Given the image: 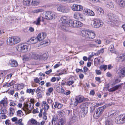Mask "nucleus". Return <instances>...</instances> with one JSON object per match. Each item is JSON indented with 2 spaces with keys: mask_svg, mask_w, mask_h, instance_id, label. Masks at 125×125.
Instances as JSON below:
<instances>
[{
  "mask_svg": "<svg viewBox=\"0 0 125 125\" xmlns=\"http://www.w3.org/2000/svg\"><path fill=\"white\" fill-rule=\"evenodd\" d=\"M38 41L37 37H34L31 38L30 40V41L32 43H35Z\"/></svg>",
  "mask_w": 125,
  "mask_h": 125,
  "instance_id": "35",
  "label": "nucleus"
},
{
  "mask_svg": "<svg viewBox=\"0 0 125 125\" xmlns=\"http://www.w3.org/2000/svg\"><path fill=\"white\" fill-rule=\"evenodd\" d=\"M104 48H102L100 50H99L97 52V53L98 54H100L103 53L104 52Z\"/></svg>",
  "mask_w": 125,
  "mask_h": 125,
  "instance_id": "61",
  "label": "nucleus"
},
{
  "mask_svg": "<svg viewBox=\"0 0 125 125\" xmlns=\"http://www.w3.org/2000/svg\"><path fill=\"white\" fill-rule=\"evenodd\" d=\"M47 56L46 54L44 53L40 55H39L38 58L40 59H43L44 60H45L47 59Z\"/></svg>",
  "mask_w": 125,
  "mask_h": 125,
  "instance_id": "40",
  "label": "nucleus"
},
{
  "mask_svg": "<svg viewBox=\"0 0 125 125\" xmlns=\"http://www.w3.org/2000/svg\"><path fill=\"white\" fill-rule=\"evenodd\" d=\"M31 4L32 5L36 6L39 4V0H31Z\"/></svg>",
  "mask_w": 125,
  "mask_h": 125,
  "instance_id": "29",
  "label": "nucleus"
},
{
  "mask_svg": "<svg viewBox=\"0 0 125 125\" xmlns=\"http://www.w3.org/2000/svg\"><path fill=\"white\" fill-rule=\"evenodd\" d=\"M42 89V87H39L36 90L35 92L36 93L37 96L38 98H42L44 95V91L41 90Z\"/></svg>",
  "mask_w": 125,
  "mask_h": 125,
  "instance_id": "9",
  "label": "nucleus"
},
{
  "mask_svg": "<svg viewBox=\"0 0 125 125\" xmlns=\"http://www.w3.org/2000/svg\"><path fill=\"white\" fill-rule=\"evenodd\" d=\"M68 18L67 17L64 16L61 17L60 20V23L63 24V25L66 24L68 22Z\"/></svg>",
  "mask_w": 125,
  "mask_h": 125,
  "instance_id": "19",
  "label": "nucleus"
},
{
  "mask_svg": "<svg viewBox=\"0 0 125 125\" xmlns=\"http://www.w3.org/2000/svg\"><path fill=\"white\" fill-rule=\"evenodd\" d=\"M106 125H112L113 121L112 119L108 118L106 120L105 122Z\"/></svg>",
  "mask_w": 125,
  "mask_h": 125,
  "instance_id": "34",
  "label": "nucleus"
},
{
  "mask_svg": "<svg viewBox=\"0 0 125 125\" xmlns=\"http://www.w3.org/2000/svg\"><path fill=\"white\" fill-rule=\"evenodd\" d=\"M81 35L86 39L94 38L95 36V33L92 30H82L81 32Z\"/></svg>",
  "mask_w": 125,
  "mask_h": 125,
  "instance_id": "3",
  "label": "nucleus"
},
{
  "mask_svg": "<svg viewBox=\"0 0 125 125\" xmlns=\"http://www.w3.org/2000/svg\"><path fill=\"white\" fill-rule=\"evenodd\" d=\"M13 84V83H6L4 84L3 87L5 88L7 87L11 86Z\"/></svg>",
  "mask_w": 125,
  "mask_h": 125,
  "instance_id": "47",
  "label": "nucleus"
},
{
  "mask_svg": "<svg viewBox=\"0 0 125 125\" xmlns=\"http://www.w3.org/2000/svg\"><path fill=\"white\" fill-rule=\"evenodd\" d=\"M67 72L65 70L62 71L61 72L59 73V75H61L63 74H65L67 73Z\"/></svg>",
  "mask_w": 125,
  "mask_h": 125,
  "instance_id": "58",
  "label": "nucleus"
},
{
  "mask_svg": "<svg viewBox=\"0 0 125 125\" xmlns=\"http://www.w3.org/2000/svg\"><path fill=\"white\" fill-rule=\"evenodd\" d=\"M7 99L5 98L0 102V110L2 108V106L4 107L5 108L7 105Z\"/></svg>",
  "mask_w": 125,
  "mask_h": 125,
  "instance_id": "15",
  "label": "nucleus"
},
{
  "mask_svg": "<svg viewBox=\"0 0 125 125\" xmlns=\"http://www.w3.org/2000/svg\"><path fill=\"white\" fill-rule=\"evenodd\" d=\"M14 37H12L9 38L7 40L8 44L13 45L14 44Z\"/></svg>",
  "mask_w": 125,
  "mask_h": 125,
  "instance_id": "21",
  "label": "nucleus"
},
{
  "mask_svg": "<svg viewBox=\"0 0 125 125\" xmlns=\"http://www.w3.org/2000/svg\"><path fill=\"white\" fill-rule=\"evenodd\" d=\"M117 61L118 62H122L125 61V55L123 54H120L116 58Z\"/></svg>",
  "mask_w": 125,
  "mask_h": 125,
  "instance_id": "17",
  "label": "nucleus"
},
{
  "mask_svg": "<svg viewBox=\"0 0 125 125\" xmlns=\"http://www.w3.org/2000/svg\"><path fill=\"white\" fill-rule=\"evenodd\" d=\"M74 20L70 19L68 20L67 24L70 27H73Z\"/></svg>",
  "mask_w": 125,
  "mask_h": 125,
  "instance_id": "27",
  "label": "nucleus"
},
{
  "mask_svg": "<svg viewBox=\"0 0 125 125\" xmlns=\"http://www.w3.org/2000/svg\"><path fill=\"white\" fill-rule=\"evenodd\" d=\"M31 0H23V4L26 5H30V2Z\"/></svg>",
  "mask_w": 125,
  "mask_h": 125,
  "instance_id": "46",
  "label": "nucleus"
},
{
  "mask_svg": "<svg viewBox=\"0 0 125 125\" xmlns=\"http://www.w3.org/2000/svg\"><path fill=\"white\" fill-rule=\"evenodd\" d=\"M119 5L121 9L125 8V1L120 0L119 2Z\"/></svg>",
  "mask_w": 125,
  "mask_h": 125,
  "instance_id": "28",
  "label": "nucleus"
},
{
  "mask_svg": "<svg viewBox=\"0 0 125 125\" xmlns=\"http://www.w3.org/2000/svg\"><path fill=\"white\" fill-rule=\"evenodd\" d=\"M71 120L74 122L75 120L76 119V116L74 114H73L71 117Z\"/></svg>",
  "mask_w": 125,
  "mask_h": 125,
  "instance_id": "54",
  "label": "nucleus"
},
{
  "mask_svg": "<svg viewBox=\"0 0 125 125\" xmlns=\"http://www.w3.org/2000/svg\"><path fill=\"white\" fill-rule=\"evenodd\" d=\"M35 91L34 89H28L26 90V92L27 93H29L31 94L32 95L34 94Z\"/></svg>",
  "mask_w": 125,
  "mask_h": 125,
  "instance_id": "39",
  "label": "nucleus"
},
{
  "mask_svg": "<svg viewBox=\"0 0 125 125\" xmlns=\"http://www.w3.org/2000/svg\"><path fill=\"white\" fill-rule=\"evenodd\" d=\"M108 24L113 26L117 25L120 23L119 18L112 13L108 14Z\"/></svg>",
  "mask_w": 125,
  "mask_h": 125,
  "instance_id": "1",
  "label": "nucleus"
},
{
  "mask_svg": "<svg viewBox=\"0 0 125 125\" xmlns=\"http://www.w3.org/2000/svg\"><path fill=\"white\" fill-rule=\"evenodd\" d=\"M56 13L50 11H47L43 13L42 17L43 19L48 20H54L57 17Z\"/></svg>",
  "mask_w": 125,
  "mask_h": 125,
  "instance_id": "2",
  "label": "nucleus"
},
{
  "mask_svg": "<svg viewBox=\"0 0 125 125\" xmlns=\"http://www.w3.org/2000/svg\"><path fill=\"white\" fill-rule=\"evenodd\" d=\"M115 122L118 124L125 123V114H121L117 116L115 118Z\"/></svg>",
  "mask_w": 125,
  "mask_h": 125,
  "instance_id": "4",
  "label": "nucleus"
},
{
  "mask_svg": "<svg viewBox=\"0 0 125 125\" xmlns=\"http://www.w3.org/2000/svg\"><path fill=\"white\" fill-rule=\"evenodd\" d=\"M83 13L88 16H94L95 15L94 12L92 10L87 8L84 9Z\"/></svg>",
  "mask_w": 125,
  "mask_h": 125,
  "instance_id": "11",
  "label": "nucleus"
},
{
  "mask_svg": "<svg viewBox=\"0 0 125 125\" xmlns=\"http://www.w3.org/2000/svg\"><path fill=\"white\" fill-rule=\"evenodd\" d=\"M76 0H64V2L66 3H73Z\"/></svg>",
  "mask_w": 125,
  "mask_h": 125,
  "instance_id": "63",
  "label": "nucleus"
},
{
  "mask_svg": "<svg viewBox=\"0 0 125 125\" xmlns=\"http://www.w3.org/2000/svg\"><path fill=\"white\" fill-rule=\"evenodd\" d=\"M22 120V119H19L17 121H16L15 122V124L16 125H17L21 124V123H23L21 122Z\"/></svg>",
  "mask_w": 125,
  "mask_h": 125,
  "instance_id": "62",
  "label": "nucleus"
},
{
  "mask_svg": "<svg viewBox=\"0 0 125 125\" xmlns=\"http://www.w3.org/2000/svg\"><path fill=\"white\" fill-rule=\"evenodd\" d=\"M89 46L90 47L94 48L96 47V45L94 42L93 40L89 44Z\"/></svg>",
  "mask_w": 125,
  "mask_h": 125,
  "instance_id": "52",
  "label": "nucleus"
},
{
  "mask_svg": "<svg viewBox=\"0 0 125 125\" xmlns=\"http://www.w3.org/2000/svg\"><path fill=\"white\" fill-rule=\"evenodd\" d=\"M16 104L14 102L12 101L9 104L10 106H15L16 105Z\"/></svg>",
  "mask_w": 125,
  "mask_h": 125,
  "instance_id": "60",
  "label": "nucleus"
},
{
  "mask_svg": "<svg viewBox=\"0 0 125 125\" xmlns=\"http://www.w3.org/2000/svg\"><path fill=\"white\" fill-rule=\"evenodd\" d=\"M11 62L10 65L12 67H16L18 65L17 62L14 60H11Z\"/></svg>",
  "mask_w": 125,
  "mask_h": 125,
  "instance_id": "37",
  "label": "nucleus"
},
{
  "mask_svg": "<svg viewBox=\"0 0 125 125\" xmlns=\"http://www.w3.org/2000/svg\"><path fill=\"white\" fill-rule=\"evenodd\" d=\"M73 17L76 19L81 21L84 20V16L82 13L79 12H75L73 14Z\"/></svg>",
  "mask_w": 125,
  "mask_h": 125,
  "instance_id": "8",
  "label": "nucleus"
},
{
  "mask_svg": "<svg viewBox=\"0 0 125 125\" xmlns=\"http://www.w3.org/2000/svg\"><path fill=\"white\" fill-rule=\"evenodd\" d=\"M57 119V118H56L55 117H53L52 120L51 121L52 124H53V122H54V124H56Z\"/></svg>",
  "mask_w": 125,
  "mask_h": 125,
  "instance_id": "64",
  "label": "nucleus"
},
{
  "mask_svg": "<svg viewBox=\"0 0 125 125\" xmlns=\"http://www.w3.org/2000/svg\"><path fill=\"white\" fill-rule=\"evenodd\" d=\"M23 110L24 111H27L29 113H30L33 109L34 104H31L29 101H27L24 103Z\"/></svg>",
  "mask_w": 125,
  "mask_h": 125,
  "instance_id": "6",
  "label": "nucleus"
},
{
  "mask_svg": "<svg viewBox=\"0 0 125 125\" xmlns=\"http://www.w3.org/2000/svg\"><path fill=\"white\" fill-rule=\"evenodd\" d=\"M44 11V10L43 9L40 8L32 10L31 11V12L32 14H37L42 12Z\"/></svg>",
  "mask_w": 125,
  "mask_h": 125,
  "instance_id": "22",
  "label": "nucleus"
},
{
  "mask_svg": "<svg viewBox=\"0 0 125 125\" xmlns=\"http://www.w3.org/2000/svg\"><path fill=\"white\" fill-rule=\"evenodd\" d=\"M107 66L106 65H103L100 66L99 68L101 70L104 69V71H105L107 69Z\"/></svg>",
  "mask_w": 125,
  "mask_h": 125,
  "instance_id": "53",
  "label": "nucleus"
},
{
  "mask_svg": "<svg viewBox=\"0 0 125 125\" xmlns=\"http://www.w3.org/2000/svg\"><path fill=\"white\" fill-rule=\"evenodd\" d=\"M118 74L120 77H125V68L119 70L118 72Z\"/></svg>",
  "mask_w": 125,
  "mask_h": 125,
  "instance_id": "20",
  "label": "nucleus"
},
{
  "mask_svg": "<svg viewBox=\"0 0 125 125\" xmlns=\"http://www.w3.org/2000/svg\"><path fill=\"white\" fill-rule=\"evenodd\" d=\"M95 8L97 11V12L99 14L102 15L104 14V10L101 8L99 7H96Z\"/></svg>",
  "mask_w": 125,
  "mask_h": 125,
  "instance_id": "26",
  "label": "nucleus"
},
{
  "mask_svg": "<svg viewBox=\"0 0 125 125\" xmlns=\"http://www.w3.org/2000/svg\"><path fill=\"white\" fill-rule=\"evenodd\" d=\"M57 10L63 13L68 12L69 10L65 7L62 5L59 6L57 8Z\"/></svg>",
  "mask_w": 125,
  "mask_h": 125,
  "instance_id": "13",
  "label": "nucleus"
},
{
  "mask_svg": "<svg viewBox=\"0 0 125 125\" xmlns=\"http://www.w3.org/2000/svg\"><path fill=\"white\" fill-rule=\"evenodd\" d=\"M23 47H22L21 49H22V52H25L28 51V46L27 45L25 44H23Z\"/></svg>",
  "mask_w": 125,
  "mask_h": 125,
  "instance_id": "41",
  "label": "nucleus"
},
{
  "mask_svg": "<svg viewBox=\"0 0 125 125\" xmlns=\"http://www.w3.org/2000/svg\"><path fill=\"white\" fill-rule=\"evenodd\" d=\"M14 44L19 43L20 41V39L18 37H16L14 38Z\"/></svg>",
  "mask_w": 125,
  "mask_h": 125,
  "instance_id": "42",
  "label": "nucleus"
},
{
  "mask_svg": "<svg viewBox=\"0 0 125 125\" xmlns=\"http://www.w3.org/2000/svg\"><path fill=\"white\" fill-rule=\"evenodd\" d=\"M109 50L111 52L115 53L116 52V51L114 48V44H112L109 48Z\"/></svg>",
  "mask_w": 125,
  "mask_h": 125,
  "instance_id": "33",
  "label": "nucleus"
},
{
  "mask_svg": "<svg viewBox=\"0 0 125 125\" xmlns=\"http://www.w3.org/2000/svg\"><path fill=\"white\" fill-rule=\"evenodd\" d=\"M7 73V72L6 71H3L0 72V76H3L5 75Z\"/></svg>",
  "mask_w": 125,
  "mask_h": 125,
  "instance_id": "57",
  "label": "nucleus"
},
{
  "mask_svg": "<svg viewBox=\"0 0 125 125\" xmlns=\"http://www.w3.org/2000/svg\"><path fill=\"white\" fill-rule=\"evenodd\" d=\"M63 106V104L58 102H56L53 103L52 105V108L54 109L57 108L58 109H61Z\"/></svg>",
  "mask_w": 125,
  "mask_h": 125,
  "instance_id": "14",
  "label": "nucleus"
},
{
  "mask_svg": "<svg viewBox=\"0 0 125 125\" xmlns=\"http://www.w3.org/2000/svg\"><path fill=\"white\" fill-rule=\"evenodd\" d=\"M46 37V34L45 33L42 32L39 33L37 36V37L38 40L39 41H42Z\"/></svg>",
  "mask_w": 125,
  "mask_h": 125,
  "instance_id": "16",
  "label": "nucleus"
},
{
  "mask_svg": "<svg viewBox=\"0 0 125 125\" xmlns=\"http://www.w3.org/2000/svg\"><path fill=\"white\" fill-rule=\"evenodd\" d=\"M23 44L18 45L16 47V49L17 51L20 52H22V49H21L22 47H23Z\"/></svg>",
  "mask_w": 125,
  "mask_h": 125,
  "instance_id": "38",
  "label": "nucleus"
},
{
  "mask_svg": "<svg viewBox=\"0 0 125 125\" xmlns=\"http://www.w3.org/2000/svg\"><path fill=\"white\" fill-rule=\"evenodd\" d=\"M56 90L58 92L61 93H63L64 92V90L62 88V87L61 86L57 87Z\"/></svg>",
  "mask_w": 125,
  "mask_h": 125,
  "instance_id": "30",
  "label": "nucleus"
},
{
  "mask_svg": "<svg viewBox=\"0 0 125 125\" xmlns=\"http://www.w3.org/2000/svg\"><path fill=\"white\" fill-rule=\"evenodd\" d=\"M72 10L74 11H81L83 10V6L80 5L73 4L71 7Z\"/></svg>",
  "mask_w": 125,
  "mask_h": 125,
  "instance_id": "10",
  "label": "nucleus"
},
{
  "mask_svg": "<svg viewBox=\"0 0 125 125\" xmlns=\"http://www.w3.org/2000/svg\"><path fill=\"white\" fill-rule=\"evenodd\" d=\"M42 18L41 16H39L37 19L33 23L36 25H41L40 23L41 21H42L43 22L44 21V20L43 19L42 20Z\"/></svg>",
  "mask_w": 125,
  "mask_h": 125,
  "instance_id": "24",
  "label": "nucleus"
},
{
  "mask_svg": "<svg viewBox=\"0 0 125 125\" xmlns=\"http://www.w3.org/2000/svg\"><path fill=\"white\" fill-rule=\"evenodd\" d=\"M106 108L105 106L98 108L95 111L94 115V117L95 119L98 118Z\"/></svg>",
  "mask_w": 125,
  "mask_h": 125,
  "instance_id": "5",
  "label": "nucleus"
},
{
  "mask_svg": "<svg viewBox=\"0 0 125 125\" xmlns=\"http://www.w3.org/2000/svg\"><path fill=\"white\" fill-rule=\"evenodd\" d=\"M103 24L102 20L98 19H95L91 22V25L93 27L97 28L101 26Z\"/></svg>",
  "mask_w": 125,
  "mask_h": 125,
  "instance_id": "7",
  "label": "nucleus"
},
{
  "mask_svg": "<svg viewBox=\"0 0 125 125\" xmlns=\"http://www.w3.org/2000/svg\"><path fill=\"white\" fill-rule=\"evenodd\" d=\"M121 86V85L120 84L116 85L112 88L108 89V91H109L110 92L114 91L117 90Z\"/></svg>",
  "mask_w": 125,
  "mask_h": 125,
  "instance_id": "31",
  "label": "nucleus"
},
{
  "mask_svg": "<svg viewBox=\"0 0 125 125\" xmlns=\"http://www.w3.org/2000/svg\"><path fill=\"white\" fill-rule=\"evenodd\" d=\"M39 57V55L37 54L34 52H31L29 54L28 58L27 57L25 58V60L28 61L29 60L32 58L37 59Z\"/></svg>",
  "mask_w": 125,
  "mask_h": 125,
  "instance_id": "12",
  "label": "nucleus"
},
{
  "mask_svg": "<svg viewBox=\"0 0 125 125\" xmlns=\"http://www.w3.org/2000/svg\"><path fill=\"white\" fill-rule=\"evenodd\" d=\"M3 108L2 107V108L0 110V114H4L5 113H7V111L5 108Z\"/></svg>",
  "mask_w": 125,
  "mask_h": 125,
  "instance_id": "44",
  "label": "nucleus"
},
{
  "mask_svg": "<svg viewBox=\"0 0 125 125\" xmlns=\"http://www.w3.org/2000/svg\"><path fill=\"white\" fill-rule=\"evenodd\" d=\"M64 124V121L63 119H60L59 120L57 125H63Z\"/></svg>",
  "mask_w": 125,
  "mask_h": 125,
  "instance_id": "48",
  "label": "nucleus"
},
{
  "mask_svg": "<svg viewBox=\"0 0 125 125\" xmlns=\"http://www.w3.org/2000/svg\"><path fill=\"white\" fill-rule=\"evenodd\" d=\"M75 98L79 103L83 102L84 100V97L80 96H76Z\"/></svg>",
  "mask_w": 125,
  "mask_h": 125,
  "instance_id": "32",
  "label": "nucleus"
},
{
  "mask_svg": "<svg viewBox=\"0 0 125 125\" xmlns=\"http://www.w3.org/2000/svg\"><path fill=\"white\" fill-rule=\"evenodd\" d=\"M71 103V104H73L75 106H76L77 105L78 103H79L77 100H76V98L75 99L72 100Z\"/></svg>",
  "mask_w": 125,
  "mask_h": 125,
  "instance_id": "36",
  "label": "nucleus"
},
{
  "mask_svg": "<svg viewBox=\"0 0 125 125\" xmlns=\"http://www.w3.org/2000/svg\"><path fill=\"white\" fill-rule=\"evenodd\" d=\"M83 25V23L80 21L74 20L73 27L79 28L81 27Z\"/></svg>",
  "mask_w": 125,
  "mask_h": 125,
  "instance_id": "18",
  "label": "nucleus"
},
{
  "mask_svg": "<svg viewBox=\"0 0 125 125\" xmlns=\"http://www.w3.org/2000/svg\"><path fill=\"white\" fill-rule=\"evenodd\" d=\"M106 6L109 9H111L114 7V3L110 1H107L106 3Z\"/></svg>",
  "mask_w": 125,
  "mask_h": 125,
  "instance_id": "25",
  "label": "nucleus"
},
{
  "mask_svg": "<svg viewBox=\"0 0 125 125\" xmlns=\"http://www.w3.org/2000/svg\"><path fill=\"white\" fill-rule=\"evenodd\" d=\"M74 83V81L73 80H69L66 83V85L70 86L73 83Z\"/></svg>",
  "mask_w": 125,
  "mask_h": 125,
  "instance_id": "49",
  "label": "nucleus"
},
{
  "mask_svg": "<svg viewBox=\"0 0 125 125\" xmlns=\"http://www.w3.org/2000/svg\"><path fill=\"white\" fill-rule=\"evenodd\" d=\"M23 115V113L22 111L20 110H19L17 112V115L19 116H21Z\"/></svg>",
  "mask_w": 125,
  "mask_h": 125,
  "instance_id": "55",
  "label": "nucleus"
},
{
  "mask_svg": "<svg viewBox=\"0 0 125 125\" xmlns=\"http://www.w3.org/2000/svg\"><path fill=\"white\" fill-rule=\"evenodd\" d=\"M59 114L61 116H63L65 115V113L63 110H61L59 111Z\"/></svg>",
  "mask_w": 125,
  "mask_h": 125,
  "instance_id": "56",
  "label": "nucleus"
},
{
  "mask_svg": "<svg viewBox=\"0 0 125 125\" xmlns=\"http://www.w3.org/2000/svg\"><path fill=\"white\" fill-rule=\"evenodd\" d=\"M108 114V115H110V116H115L117 114V113L115 111H111V112H109Z\"/></svg>",
  "mask_w": 125,
  "mask_h": 125,
  "instance_id": "43",
  "label": "nucleus"
},
{
  "mask_svg": "<svg viewBox=\"0 0 125 125\" xmlns=\"http://www.w3.org/2000/svg\"><path fill=\"white\" fill-rule=\"evenodd\" d=\"M120 80H119L118 78L115 79L113 81V83L112 84V85H113L114 84H115L119 82H120Z\"/></svg>",
  "mask_w": 125,
  "mask_h": 125,
  "instance_id": "59",
  "label": "nucleus"
},
{
  "mask_svg": "<svg viewBox=\"0 0 125 125\" xmlns=\"http://www.w3.org/2000/svg\"><path fill=\"white\" fill-rule=\"evenodd\" d=\"M87 113L81 111L80 114V117L81 118L84 117Z\"/></svg>",
  "mask_w": 125,
  "mask_h": 125,
  "instance_id": "51",
  "label": "nucleus"
},
{
  "mask_svg": "<svg viewBox=\"0 0 125 125\" xmlns=\"http://www.w3.org/2000/svg\"><path fill=\"white\" fill-rule=\"evenodd\" d=\"M9 115L10 116H11L13 115L14 112V109L10 107L9 109Z\"/></svg>",
  "mask_w": 125,
  "mask_h": 125,
  "instance_id": "45",
  "label": "nucleus"
},
{
  "mask_svg": "<svg viewBox=\"0 0 125 125\" xmlns=\"http://www.w3.org/2000/svg\"><path fill=\"white\" fill-rule=\"evenodd\" d=\"M80 107L81 109V111L87 113L88 111V108L84 105V104H81Z\"/></svg>",
  "mask_w": 125,
  "mask_h": 125,
  "instance_id": "23",
  "label": "nucleus"
},
{
  "mask_svg": "<svg viewBox=\"0 0 125 125\" xmlns=\"http://www.w3.org/2000/svg\"><path fill=\"white\" fill-rule=\"evenodd\" d=\"M93 40L94 42V43L96 44V45L97 44H100L101 42V41L100 39H95Z\"/></svg>",
  "mask_w": 125,
  "mask_h": 125,
  "instance_id": "50",
  "label": "nucleus"
}]
</instances>
